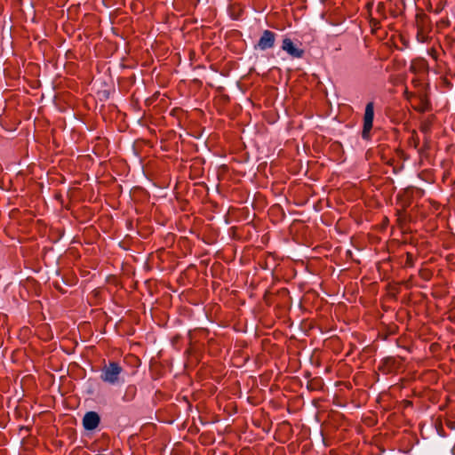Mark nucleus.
I'll return each instance as SVG.
<instances>
[{"instance_id": "nucleus-4", "label": "nucleus", "mask_w": 455, "mask_h": 455, "mask_svg": "<svg viewBox=\"0 0 455 455\" xmlns=\"http://www.w3.org/2000/svg\"><path fill=\"white\" fill-rule=\"evenodd\" d=\"M282 49L292 58H302L304 50L297 47L290 38H284L282 44Z\"/></svg>"}, {"instance_id": "nucleus-1", "label": "nucleus", "mask_w": 455, "mask_h": 455, "mask_svg": "<svg viewBox=\"0 0 455 455\" xmlns=\"http://www.w3.org/2000/svg\"><path fill=\"white\" fill-rule=\"evenodd\" d=\"M123 368L118 363L110 362L101 369L100 379L111 386H120L124 384L122 378Z\"/></svg>"}, {"instance_id": "nucleus-3", "label": "nucleus", "mask_w": 455, "mask_h": 455, "mask_svg": "<svg viewBox=\"0 0 455 455\" xmlns=\"http://www.w3.org/2000/svg\"><path fill=\"white\" fill-rule=\"evenodd\" d=\"M100 422V415L96 411H88L83 418L84 429L92 431L96 429Z\"/></svg>"}, {"instance_id": "nucleus-2", "label": "nucleus", "mask_w": 455, "mask_h": 455, "mask_svg": "<svg viewBox=\"0 0 455 455\" xmlns=\"http://www.w3.org/2000/svg\"><path fill=\"white\" fill-rule=\"evenodd\" d=\"M374 118V105L372 102H369L365 107L364 116H363V128L362 132V137L365 140L370 138V132L372 128Z\"/></svg>"}, {"instance_id": "nucleus-5", "label": "nucleus", "mask_w": 455, "mask_h": 455, "mask_svg": "<svg viewBox=\"0 0 455 455\" xmlns=\"http://www.w3.org/2000/svg\"><path fill=\"white\" fill-rule=\"evenodd\" d=\"M275 40V34L270 30H265L258 42L257 47L261 51L270 49L274 46Z\"/></svg>"}]
</instances>
